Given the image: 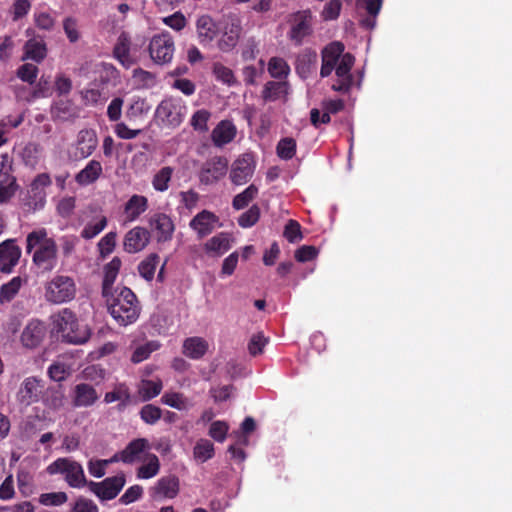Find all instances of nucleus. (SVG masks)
Masks as SVG:
<instances>
[{"mask_svg": "<svg viewBox=\"0 0 512 512\" xmlns=\"http://www.w3.org/2000/svg\"><path fill=\"white\" fill-rule=\"evenodd\" d=\"M116 461H118V455H114L111 459L108 460H90L88 462V471L92 476L101 478L106 473V466Z\"/></svg>", "mask_w": 512, "mask_h": 512, "instance_id": "obj_54", "label": "nucleus"}, {"mask_svg": "<svg viewBox=\"0 0 512 512\" xmlns=\"http://www.w3.org/2000/svg\"><path fill=\"white\" fill-rule=\"evenodd\" d=\"M258 194V188L251 184L244 191L237 194L232 201V206L235 210H242L246 208L251 201H253Z\"/></svg>", "mask_w": 512, "mask_h": 512, "instance_id": "obj_41", "label": "nucleus"}, {"mask_svg": "<svg viewBox=\"0 0 512 512\" xmlns=\"http://www.w3.org/2000/svg\"><path fill=\"white\" fill-rule=\"evenodd\" d=\"M102 296L105 298L108 312L119 325H130L139 318L141 307L130 288H116Z\"/></svg>", "mask_w": 512, "mask_h": 512, "instance_id": "obj_1", "label": "nucleus"}, {"mask_svg": "<svg viewBox=\"0 0 512 512\" xmlns=\"http://www.w3.org/2000/svg\"><path fill=\"white\" fill-rule=\"evenodd\" d=\"M103 173L102 164L97 160H90L87 165L75 175V181L80 186L95 183Z\"/></svg>", "mask_w": 512, "mask_h": 512, "instance_id": "obj_30", "label": "nucleus"}, {"mask_svg": "<svg viewBox=\"0 0 512 512\" xmlns=\"http://www.w3.org/2000/svg\"><path fill=\"white\" fill-rule=\"evenodd\" d=\"M122 262L119 257H114L104 266V277L102 281V295H107L113 288L114 282L118 276Z\"/></svg>", "mask_w": 512, "mask_h": 512, "instance_id": "obj_35", "label": "nucleus"}, {"mask_svg": "<svg viewBox=\"0 0 512 512\" xmlns=\"http://www.w3.org/2000/svg\"><path fill=\"white\" fill-rule=\"evenodd\" d=\"M23 59H30L36 63H41L47 56V45L42 37H33L26 41L24 45Z\"/></svg>", "mask_w": 512, "mask_h": 512, "instance_id": "obj_31", "label": "nucleus"}, {"mask_svg": "<svg viewBox=\"0 0 512 512\" xmlns=\"http://www.w3.org/2000/svg\"><path fill=\"white\" fill-rule=\"evenodd\" d=\"M51 114L54 119L69 121L78 116V109L72 100L60 99L52 105Z\"/></svg>", "mask_w": 512, "mask_h": 512, "instance_id": "obj_33", "label": "nucleus"}, {"mask_svg": "<svg viewBox=\"0 0 512 512\" xmlns=\"http://www.w3.org/2000/svg\"><path fill=\"white\" fill-rule=\"evenodd\" d=\"M149 54L156 64H167L173 59L175 45L172 35L165 31L154 35L149 43Z\"/></svg>", "mask_w": 512, "mask_h": 512, "instance_id": "obj_7", "label": "nucleus"}, {"mask_svg": "<svg viewBox=\"0 0 512 512\" xmlns=\"http://www.w3.org/2000/svg\"><path fill=\"white\" fill-rule=\"evenodd\" d=\"M229 161L224 156L208 159L200 168L199 181L204 185H212L221 180L228 171Z\"/></svg>", "mask_w": 512, "mask_h": 512, "instance_id": "obj_10", "label": "nucleus"}, {"mask_svg": "<svg viewBox=\"0 0 512 512\" xmlns=\"http://www.w3.org/2000/svg\"><path fill=\"white\" fill-rule=\"evenodd\" d=\"M46 326L44 322L33 319L28 322L21 333V343L25 348H37L46 336Z\"/></svg>", "mask_w": 512, "mask_h": 512, "instance_id": "obj_17", "label": "nucleus"}, {"mask_svg": "<svg viewBox=\"0 0 512 512\" xmlns=\"http://www.w3.org/2000/svg\"><path fill=\"white\" fill-rule=\"evenodd\" d=\"M150 241V232L144 227H134L129 230L123 241L124 250L128 253H137L143 250Z\"/></svg>", "mask_w": 512, "mask_h": 512, "instance_id": "obj_21", "label": "nucleus"}, {"mask_svg": "<svg viewBox=\"0 0 512 512\" xmlns=\"http://www.w3.org/2000/svg\"><path fill=\"white\" fill-rule=\"evenodd\" d=\"M107 223L106 216H101L96 223H87L81 231V237L85 240L93 239L106 228Z\"/></svg>", "mask_w": 512, "mask_h": 512, "instance_id": "obj_48", "label": "nucleus"}, {"mask_svg": "<svg viewBox=\"0 0 512 512\" xmlns=\"http://www.w3.org/2000/svg\"><path fill=\"white\" fill-rule=\"evenodd\" d=\"M179 479L175 475L161 477L151 489V497L155 500L173 499L179 493Z\"/></svg>", "mask_w": 512, "mask_h": 512, "instance_id": "obj_22", "label": "nucleus"}, {"mask_svg": "<svg viewBox=\"0 0 512 512\" xmlns=\"http://www.w3.org/2000/svg\"><path fill=\"white\" fill-rule=\"evenodd\" d=\"M52 185L48 173H40L31 181L27 193L23 198V206L28 212H35L44 208L46 204V188Z\"/></svg>", "mask_w": 512, "mask_h": 512, "instance_id": "obj_6", "label": "nucleus"}, {"mask_svg": "<svg viewBox=\"0 0 512 512\" xmlns=\"http://www.w3.org/2000/svg\"><path fill=\"white\" fill-rule=\"evenodd\" d=\"M67 494L65 492L43 493L39 497V502L45 506H60L67 502Z\"/></svg>", "mask_w": 512, "mask_h": 512, "instance_id": "obj_57", "label": "nucleus"}, {"mask_svg": "<svg viewBox=\"0 0 512 512\" xmlns=\"http://www.w3.org/2000/svg\"><path fill=\"white\" fill-rule=\"evenodd\" d=\"M313 32L312 17L310 12L303 11L297 12L293 16L290 31L288 32L289 39L296 45L300 46L304 39L310 36Z\"/></svg>", "mask_w": 512, "mask_h": 512, "instance_id": "obj_15", "label": "nucleus"}, {"mask_svg": "<svg viewBox=\"0 0 512 512\" xmlns=\"http://www.w3.org/2000/svg\"><path fill=\"white\" fill-rule=\"evenodd\" d=\"M36 246L39 247L33 254V263L47 270L53 269L57 257V245L54 239L48 238L46 229L34 230L27 235L26 252L31 253Z\"/></svg>", "mask_w": 512, "mask_h": 512, "instance_id": "obj_3", "label": "nucleus"}, {"mask_svg": "<svg viewBox=\"0 0 512 512\" xmlns=\"http://www.w3.org/2000/svg\"><path fill=\"white\" fill-rule=\"evenodd\" d=\"M38 67L26 63L21 65L17 70V76L24 82H27L29 84H33L36 81L37 75H38Z\"/></svg>", "mask_w": 512, "mask_h": 512, "instance_id": "obj_62", "label": "nucleus"}, {"mask_svg": "<svg viewBox=\"0 0 512 512\" xmlns=\"http://www.w3.org/2000/svg\"><path fill=\"white\" fill-rule=\"evenodd\" d=\"M161 416V409L153 404H146L140 410V418L149 425L155 424Z\"/></svg>", "mask_w": 512, "mask_h": 512, "instance_id": "obj_53", "label": "nucleus"}, {"mask_svg": "<svg viewBox=\"0 0 512 512\" xmlns=\"http://www.w3.org/2000/svg\"><path fill=\"white\" fill-rule=\"evenodd\" d=\"M56 332L65 343L80 345L86 343L91 332L87 325H80L73 311L64 308L52 317Z\"/></svg>", "mask_w": 512, "mask_h": 512, "instance_id": "obj_2", "label": "nucleus"}, {"mask_svg": "<svg viewBox=\"0 0 512 512\" xmlns=\"http://www.w3.org/2000/svg\"><path fill=\"white\" fill-rule=\"evenodd\" d=\"M98 145L96 131L82 129L77 134L75 158L85 159L92 155Z\"/></svg>", "mask_w": 512, "mask_h": 512, "instance_id": "obj_23", "label": "nucleus"}, {"mask_svg": "<svg viewBox=\"0 0 512 512\" xmlns=\"http://www.w3.org/2000/svg\"><path fill=\"white\" fill-rule=\"evenodd\" d=\"M161 390H162V382L160 380H158V381L146 380L143 382L140 393L142 394V397L144 400H150V399L158 396L161 393Z\"/></svg>", "mask_w": 512, "mask_h": 512, "instance_id": "obj_59", "label": "nucleus"}, {"mask_svg": "<svg viewBox=\"0 0 512 512\" xmlns=\"http://www.w3.org/2000/svg\"><path fill=\"white\" fill-rule=\"evenodd\" d=\"M39 146L35 143H28L22 150V160L26 166L34 167L38 163Z\"/></svg>", "mask_w": 512, "mask_h": 512, "instance_id": "obj_63", "label": "nucleus"}, {"mask_svg": "<svg viewBox=\"0 0 512 512\" xmlns=\"http://www.w3.org/2000/svg\"><path fill=\"white\" fill-rule=\"evenodd\" d=\"M241 31V22L237 17H224V25L217 40L218 48L222 52L232 51L238 44Z\"/></svg>", "mask_w": 512, "mask_h": 512, "instance_id": "obj_11", "label": "nucleus"}, {"mask_svg": "<svg viewBox=\"0 0 512 512\" xmlns=\"http://www.w3.org/2000/svg\"><path fill=\"white\" fill-rule=\"evenodd\" d=\"M228 425L224 421H214L209 428V436L217 442H224L228 433Z\"/></svg>", "mask_w": 512, "mask_h": 512, "instance_id": "obj_61", "label": "nucleus"}, {"mask_svg": "<svg viewBox=\"0 0 512 512\" xmlns=\"http://www.w3.org/2000/svg\"><path fill=\"white\" fill-rule=\"evenodd\" d=\"M160 462L155 454H150L148 462L141 465L137 471V477L141 479H150L158 474Z\"/></svg>", "mask_w": 512, "mask_h": 512, "instance_id": "obj_46", "label": "nucleus"}, {"mask_svg": "<svg viewBox=\"0 0 512 512\" xmlns=\"http://www.w3.org/2000/svg\"><path fill=\"white\" fill-rule=\"evenodd\" d=\"M185 106L180 99L166 98L156 108V117L166 126L178 127L184 119Z\"/></svg>", "mask_w": 512, "mask_h": 512, "instance_id": "obj_8", "label": "nucleus"}, {"mask_svg": "<svg viewBox=\"0 0 512 512\" xmlns=\"http://www.w3.org/2000/svg\"><path fill=\"white\" fill-rule=\"evenodd\" d=\"M126 483L124 473L107 477L101 482L89 481L88 487L100 500L107 501L117 497Z\"/></svg>", "mask_w": 512, "mask_h": 512, "instance_id": "obj_9", "label": "nucleus"}, {"mask_svg": "<svg viewBox=\"0 0 512 512\" xmlns=\"http://www.w3.org/2000/svg\"><path fill=\"white\" fill-rule=\"evenodd\" d=\"M116 238H117V233L114 231H111L100 239L97 246H98L99 254L102 258H106L108 255H110L114 251L115 246H116Z\"/></svg>", "mask_w": 512, "mask_h": 512, "instance_id": "obj_51", "label": "nucleus"}, {"mask_svg": "<svg viewBox=\"0 0 512 512\" xmlns=\"http://www.w3.org/2000/svg\"><path fill=\"white\" fill-rule=\"evenodd\" d=\"M63 30L71 43H76L80 39L78 22L74 17H66L63 20Z\"/></svg>", "mask_w": 512, "mask_h": 512, "instance_id": "obj_60", "label": "nucleus"}, {"mask_svg": "<svg viewBox=\"0 0 512 512\" xmlns=\"http://www.w3.org/2000/svg\"><path fill=\"white\" fill-rule=\"evenodd\" d=\"M283 236L290 242L296 243L302 240L301 225L296 220L290 219L285 225Z\"/></svg>", "mask_w": 512, "mask_h": 512, "instance_id": "obj_56", "label": "nucleus"}, {"mask_svg": "<svg viewBox=\"0 0 512 512\" xmlns=\"http://www.w3.org/2000/svg\"><path fill=\"white\" fill-rule=\"evenodd\" d=\"M268 72L272 78L284 79L290 72L288 63L280 57H272L268 62Z\"/></svg>", "mask_w": 512, "mask_h": 512, "instance_id": "obj_44", "label": "nucleus"}, {"mask_svg": "<svg viewBox=\"0 0 512 512\" xmlns=\"http://www.w3.org/2000/svg\"><path fill=\"white\" fill-rule=\"evenodd\" d=\"M149 449V442L145 438H137L128 443V445L119 453L118 461L125 464H132L138 460L140 454Z\"/></svg>", "mask_w": 512, "mask_h": 512, "instance_id": "obj_29", "label": "nucleus"}, {"mask_svg": "<svg viewBox=\"0 0 512 512\" xmlns=\"http://www.w3.org/2000/svg\"><path fill=\"white\" fill-rule=\"evenodd\" d=\"M217 222L218 217L214 213L202 210L191 219L189 225L197 232L199 238H203L212 233Z\"/></svg>", "mask_w": 512, "mask_h": 512, "instance_id": "obj_26", "label": "nucleus"}, {"mask_svg": "<svg viewBox=\"0 0 512 512\" xmlns=\"http://www.w3.org/2000/svg\"><path fill=\"white\" fill-rule=\"evenodd\" d=\"M99 399L96 389L88 383H79L73 389L72 404L74 407H91Z\"/></svg>", "mask_w": 512, "mask_h": 512, "instance_id": "obj_25", "label": "nucleus"}, {"mask_svg": "<svg viewBox=\"0 0 512 512\" xmlns=\"http://www.w3.org/2000/svg\"><path fill=\"white\" fill-rule=\"evenodd\" d=\"M344 49L345 47L343 43L335 41L328 44L322 50V65L320 69V75L322 78L328 77L332 73L342 55L345 54Z\"/></svg>", "mask_w": 512, "mask_h": 512, "instance_id": "obj_18", "label": "nucleus"}, {"mask_svg": "<svg viewBox=\"0 0 512 512\" xmlns=\"http://www.w3.org/2000/svg\"><path fill=\"white\" fill-rule=\"evenodd\" d=\"M76 296V284L72 277L55 275L45 285V298L53 304L70 302Z\"/></svg>", "mask_w": 512, "mask_h": 512, "instance_id": "obj_5", "label": "nucleus"}, {"mask_svg": "<svg viewBox=\"0 0 512 512\" xmlns=\"http://www.w3.org/2000/svg\"><path fill=\"white\" fill-rule=\"evenodd\" d=\"M22 279L19 276L12 278L0 287V303L10 302L19 292Z\"/></svg>", "mask_w": 512, "mask_h": 512, "instance_id": "obj_42", "label": "nucleus"}, {"mask_svg": "<svg viewBox=\"0 0 512 512\" xmlns=\"http://www.w3.org/2000/svg\"><path fill=\"white\" fill-rule=\"evenodd\" d=\"M342 8L340 0H330L324 6L321 16L325 21L335 20L339 17Z\"/></svg>", "mask_w": 512, "mask_h": 512, "instance_id": "obj_64", "label": "nucleus"}, {"mask_svg": "<svg viewBox=\"0 0 512 512\" xmlns=\"http://www.w3.org/2000/svg\"><path fill=\"white\" fill-rule=\"evenodd\" d=\"M211 114L205 109L197 110L190 121L191 126L194 130L199 132H206L208 130V120Z\"/></svg>", "mask_w": 512, "mask_h": 512, "instance_id": "obj_55", "label": "nucleus"}, {"mask_svg": "<svg viewBox=\"0 0 512 512\" xmlns=\"http://www.w3.org/2000/svg\"><path fill=\"white\" fill-rule=\"evenodd\" d=\"M115 401H119L117 405L119 411H123L131 403V393L126 384L119 383L112 391L105 394V403L109 404Z\"/></svg>", "mask_w": 512, "mask_h": 512, "instance_id": "obj_34", "label": "nucleus"}, {"mask_svg": "<svg viewBox=\"0 0 512 512\" xmlns=\"http://www.w3.org/2000/svg\"><path fill=\"white\" fill-rule=\"evenodd\" d=\"M224 25V17L216 21L210 15H202L196 21V31L200 44L206 46L218 38Z\"/></svg>", "mask_w": 512, "mask_h": 512, "instance_id": "obj_13", "label": "nucleus"}, {"mask_svg": "<svg viewBox=\"0 0 512 512\" xmlns=\"http://www.w3.org/2000/svg\"><path fill=\"white\" fill-rule=\"evenodd\" d=\"M150 226L156 233L158 243H165L172 240L175 224L169 215L161 212L155 213L150 218Z\"/></svg>", "mask_w": 512, "mask_h": 512, "instance_id": "obj_20", "label": "nucleus"}, {"mask_svg": "<svg viewBox=\"0 0 512 512\" xmlns=\"http://www.w3.org/2000/svg\"><path fill=\"white\" fill-rule=\"evenodd\" d=\"M174 174V168L164 166L159 169L152 178V187L157 192H165L169 189L170 182Z\"/></svg>", "mask_w": 512, "mask_h": 512, "instance_id": "obj_38", "label": "nucleus"}, {"mask_svg": "<svg viewBox=\"0 0 512 512\" xmlns=\"http://www.w3.org/2000/svg\"><path fill=\"white\" fill-rule=\"evenodd\" d=\"M161 401L177 410H185L188 408V400L182 393H165L162 396Z\"/></svg>", "mask_w": 512, "mask_h": 512, "instance_id": "obj_50", "label": "nucleus"}, {"mask_svg": "<svg viewBox=\"0 0 512 512\" xmlns=\"http://www.w3.org/2000/svg\"><path fill=\"white\" fill-rule=\"evenodd\" d=\"M119 78L118 69L111 63L102 62L99 70V83L102 86L115 85Z\"/></svg>", "mask_w": 512, "mask_h": 512, "instance_id": "obj_45", "label": "nucleus"}, {"mask_svg": "<svg viewBox=\"0 0 512 512\" xmlns=\"http://www.w3.org/2000/svg\"><path fill=\"white\" fill-rule=\"evenodd\" d=\"M44 389L42 379L35 376L27 377L23 380L17 392L18 401L25 405L30 406L40 400Z\"/></svg>", "mask_w": 512, "mask_h": 512, "instance_id": "obj_16", "label": "nucleus"}, {"mask_svg": "<svg viewBox=\"0 0 512 512\" xmlns=\"http://www.w3.org/2000/svg\"><path fill=\"white\" fill-rule=\"evenodd\" d=\"M159 263V256L155 253L150 254L138 265V271L141 277L147 281L154 278L156 268Z\"/></svg>", "mask_w": 512, "mask_h": 512, "instance_id": "obj_43", "label": "nucleus"}, {"mask_svg": "<svg viewBox=\"0 0 512 512\" xmlns=\"http://www.w3.org/2000/svg\"><path fill=\"white\" fill-rule=\"evenodd\" d=\"M148 208V199L143 195H133L126 202L124 212L127 220L135 221Z\"/></svg>", "mask_w": 512, "mask_h": 512, "instance_id": "obj_36", "label": "nucleus"}, {"mask_svg": "<svg viewBox=\"0 0 512 512\" xmlns=\"http://www.w3.org/2000/svg\"><path fill=\"white\" fill-rule=\"evenodd\" d=\"M215 449L213 443L208 439H200L196 442L193 448L194 458L201 463L213 458Z\"/></svg>", "mask_w": 512, "mask_h": 512, "instance_id": "obj_39", "label": "nucleus"}, {"mask_svg": "<svg viewBox=\"0 0 512 512\" xmlns=\"http://www.w3.org/2000/svg\"><path fill=\"white\" fill-rule=\"evenodd\" d=\"M260 208L258 205H252L246 212L242 213L238 218V225L242 228H250L254 226L260 218Z\"/></svg>", "mask_w": 512, "mask_h": 512, "instance_id": "obj_49", "label": "nucleus"}, {"mask_svg": "<svg viewBox=\"0 0 512 512\" xmlns=\"http://www.w3.org/2000/svg\"><path fill=\"white\" fill-rule=\"evenodd\" d=\"M277 155L283 160H290L296 153V141L293 138H282L276 147Z\"/></svg>", "mask_w": 512, "mask_h": 512, "instance_id": "obj_47", "label": "nucleus"}, {"mask_svg": "<svg viewBox=\"0 0 512 512\" xmlns=\"http://www.w3.org/2000/svg\"><path fill=\"white\" fill-rule=\"evenodd\" d=\"M255 161L252 153L240 155L232 164L230 179L235 185L247 183L253 176Z\"/></svg>", "mask_w": 512, "mask_h": 512, "instance_id": "obj_14", "label": "nucleus"}, {"mask_svg": "<svg viewBox=\"0 0 512 512\" xmlns=\"http://www.w3.org/2000/svg\"><path fill=\"white\" fill-rule=\"evenodd\" d=\"M287 93L286 82L268 81L262 91V98L265 101H275Z\"/></svg>", "mask_w": 512, "mask_h": 512, "instance_id": "obj_40", "label": "nucleus"}, {"mask_svg": "<svg viewBox=\"0 0 512 512\" xmlns=\"http://www.w3.org/2000/svg\"><path fill=\"white\" fill-rule=\"evenodd\" d=\"M355 63V57L351 53L342 55L340 61L336 65L335 74L337 80L332 84V90L341 93H348L353 85V75L351 69Z\"/></svg>", "mask_w": 512, "mask_h": 512, "instance_id": "obj_12", "label": "nucleus"}, {"mask_svg": "<svg viewBox=\"0 0 512 512\" xmlns=\"http://www.w3.org/2000/svg\"><path fill=\"white\" fill-rule=\"evenodd\" d=\"M317 53L311 48H305L300 51L295 60L296 73L302 79H307L316 70Z\"/></svg>", "mask_w": 512, "mask_h": 512, "instance_id": "obj_24", "label": "nucleus"}, {"mask_svg": "<svg viewBox=\"0 0 512 512\" xmlns=\"http://www.w3.org/2000/svg\"><path fill=\"white\" fill-rule=\"evenodd\" d=\"M131 39L128 33L122 32L113 47V57L126 69L134 65L135 61L130 55Z\"/></svg>", "mask_w": 512, "mask_h": 512, "instance_id": "obj_27", "label": "nucleus"}, {"mask_svg": "<svg viewBox=\"0 0 512 512\" xmlns=\"http://www.w3.org/2000/svg\"><path fill=\"white\" fill-rule=\"evenodd\" d=\"M268 343V339L262 332L253 334L248 343V351L250 355L257 356L263 352L264 347Z\"/></svg>", "mask_w": 512, "mask_h": 512, "instance_id": "obj_58", "label": "nucleus"}, {"mask_svg": "<svg viewBox=\"0 0 512 512\" xmlns=\"http://www.w3.org/2000/svg\"><path fill=\"white\" fill-rule=\"evenodd\" d=\"M213 74L217 80L222 81L224 84L229 86H232L236 83L233 71L221 63H214Z\"/></svg>", "mask_w": 512, "mask_h": 512, "instance_id": "obj_52", "label": "nucleus"}, {"mask_svg": "<svg viewBox=\"0 0 512 512\" xmlns=\"http://www.w3.org/2000/svg\"><path fill=\"white\" fill-rule=\"evenodd\" d=\"M50 475L62 474L67 484L72 488L88 486L83 467L77 461L70 458H58L47 467Z\"/></svg>", "mask_w": 512, "mask_h": 512, "instance_id": "obj_4", "label": "nucleus"}, {"mask_svg": "<svg viewBox=\"0 0 512 512\" xmlns=\"http://www.w3.org/2000/svg\"><path fill=\"white\" fill-rule=\"evenodd\" d=\"M204 249L206 253L213 256H220L224 254L230 249V240L228 235L225 233H219L213 236L205 243Z\"/></svg>", "mask_w": 512, "mask_h": 512, "instance_id": "obj_37", "label": "nucleus"}, {"mask_svg": "<svg viewBox=\"0 0 512 512\" xmlns=\"http://www.w3.org/2000/svg\"><path fill=\"white\" fill-rule=\"evenodd\" d=\"M21 257V249L16 240L7 239L0 243V271L11 273Z\"/></svg>", "mask_w": 512, "mask_h": 512, "instance_id": "obj_19", "label": "nucleus"}, {"mask_svg": "<svg viewBox=\"0 0 512 512\" xmlns=\"http://www.w3.org/2000/svg\"><path fill=\"white\" fill-rule=\"evenodd\" d=\"M236 126L230 120L220 121L213 129L211 138L216 147H223L236 137Z\"/></svg>", "mask_w": 512, "mask_h": 512, "instance_id": "obj_28", "label": "nucleus"}, {"mask_svg": "<svg viewBox=\"0 0 512 512\" xmlns=\"http://www.w3.org/2000/svg\"><path fill=\"white\" fill-rule=\"evenodd\" d=\"M208 350V342L198 336L188 337L184 340L182 353L190 359H201Z\"/></svg>", "mask_w": 512, "mask_h": 512, "instance_id": "obj_32", "label": "nucleus"}]
</instances>
